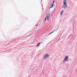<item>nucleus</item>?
I'll return each mask as SVG.
<instances>
[{
	"instance_id": "39448f33",
	"label": "nucleus",
	"mask_w": 77,
	"mask_h": 77,
	"mask_svg": "<svg viewBox=\"0 0 77 77\" xmlns=\"http://www.w3.org/2000/svg\"><path fill=\"white\" fill-rule=\"evenodd\" d=\"M54 5V4H52L51 5V6L50 8V9H51V8H53V6Z\"/></svg>"
},
{
	"instance_id": "6e6552de",
	"label": "nucleus",
	"mask_w": 77,
	"mask_h": 77,
	"mask_svg": "<svg viewBox=\"0 0 77 77\" xmlns=\"http://www.w3.org/2000/svg\"><path fill=\"white\" fill-rule=\"evenodd\" d=\"M54 32V31H53V32H51L49 33V35H50V34H51V33H53Z\"/></svg>"
},
{
	"instance_id": "f257e3e1",
	"label": "nucleus",
	"mask_w": 77,
	"mask_h": 77,
	"mask_svg": "<svg viewBox=\"0 0 77 77\" xmlns=\"http://www.w3.org/2000/svg\"><path fill=\"white\" fill-rule=\"evenodd\" d=\"M67 1L66 0H64L63 2V8L64 9H65L66 8L67 6V4H66Z\"/></svg>"
},
{
	"instance_id": "7ed1b4c3",
	"label": "nucleus",
	"mask_w": 77,
	"mask_h": 77,
	"mask_svg": "<svg viewBox=\"0 0 77 77\" xmlns=\"http://www.w3.org/2000/svg\"><path fill=\"white\" fill-rule=\"evenodd\" d=\"M68 60V56H66L65 57L63 61V63H64L65 62V61L66 62V61H67V60Z\"/></svg>"
},
{
	"instance_id": "1a4fd4ad",
	"label": "nucleus",
	"mask_w": 77,
	"mask_h": 77,
	"mask_svg": "<svg viewBox=\"0 0 77 77\" xmlns=\"http://www.w3.org/2000/svg\"><path fill=\"white\" fill-rule=\"evenodd\" d=\"M55 2V1H54V0H53V2L52 4H54V2Z\"/></svg>"
},
{
	"instance_id": "0eeeda50",
	"label": "nucleus",
	"mask_w": 77,
	"mask_h": 77,
	"mask_svg": "<svg viewBox=\"0 0 77 77\" xmlns=\"http://www.w3.org/2000/svg\"><path fill=\"white\" fill-rule=\"evenodd\" d=\"M40 44H41V43H38V44H37V47H38V46H39V45H40Z\"/></svg>"
},
{
	"instance_id": "9d476101",
	"label": "nucleus",
	"mask_w": 77,
	"mask_h": 77,
	"mask_svg": "<svg viewBox=\"0 0 77 77\" xmlns=\"http://www.w3.org/2000/svg\"><path fill=\"white\" fill-rule=\"evenodd\" d=\"M38 25L37 24V25H36V26H38Z\"/></svg>"
},
{
	"instance_id": "20e7f679",
	"label": "nucleus",
	"mask_w": 77,
	"mask_h": 77,
	"mask_svg": "<svg viewBox=\"0 0 77 77\" xmlns=\"http://www.w3.org/2000/svg\"><path fill=\"white\" fill-rule=\"evenodd\" d=\"M49 56L48 55V54H46L44 56V59H46L47 57H49Z\"/></svg>"
},
{
	"instance_id": "f03ea898",
	"label": "nucleus",
	"mask_w": 77,
	"mask_h": 77,
	"mask_svg": "<svg viewBox=\"0 0 77 77\" xmlns=\"http://www.w3.org/2000/svg\"><path fill=\"white\" fill-rule=\"evenodd\" d=\"M50 13H49L47 16L45 17V21H46V20L47 19L48 21L49 20V19H50Z\"/></svg>"
},
{
	"instance_id": "423d86ee",
	"label": "nucleus",
	"mask_w": 77,
	"mask_h": 77,
	"mask_svg": "<svg viewBox=\"0 0 77 77\" xmlns=\"http://www.w3.org/2000/svg\"><path fill=\"white\" fill-rule=\"evenodd\" d=\"M63 10H62L61 12H60V14L62 15L63 14Z\"/></svg>"
}]
</instances>
